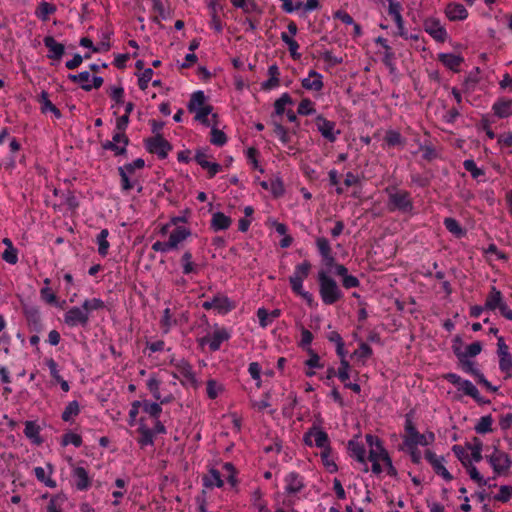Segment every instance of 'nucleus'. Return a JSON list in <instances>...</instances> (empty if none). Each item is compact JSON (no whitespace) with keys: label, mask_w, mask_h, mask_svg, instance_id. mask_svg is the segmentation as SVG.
<instances>
[{"label":"nucleus","mask_w":512,"mask_h":512,"mask_svg":"<svg viewBox=\"0 0 512 512\" xmlns=\"http://www.w3.org/2000/svg\"><path fill=\"white\" fill-rule=\"evenodd\" d=\"M414 416V409H411L405 414L404 430L406 435L404 437V445L406 447H413L417 445L428 446L432 444L435 441V434L432 431H427L425 434L419 433L413 423Z\"/></svg>","instance_id":"obj_1"},{"label":"nucleus","mask_w":512,"mask_h":512,"mask_svg":"<svg viewBox=\"0 0 512 512\" xmlns=\"http://www.w3.org/2000/svg\"><path fill=\"white\" fill-rule=\"evenodd\" d=\"M319 284V294L325 305H333L343 298V292L337 282L324 270H320L317 275Z\"/></svg>","instance_id":"obj_2"},{"label":"nucleus","mask_w":512,"mask_h":512,"mask_svg":"<svg viewBox=\"0 0 512 512\" xmlns=\"http://www.w3.org/2000/svg\"><path fill=\"white\" fill-rule=\"evenodd\" d=\"M388 194L387 208L390 212H401L403 214H411L414 209L413 200L410 192L399 190L396 187H387Z\"/></svg>","instance_id":"obj_3"},{"label":"nucleus","mask_w":512,"mask_h":512,"mask_svg":"<svg viewBox=\"0 0 512 512\" xmlns=\"http://www.w3.org/2000/svg\"><path fill=\"white\" fill-rule=\"evenodd\" d=\"M443 378L451 384L458 386V390H462L465 395L473 398L474 401L479 405H486L491 403L489 399H486L480 395L479 390L471 381L462 379L456 373H446L443 375Z\"/></svg>","instance_id":"obj_4"},{"label":"nucleus","mask_w":512,"mask_h":512,"mask_svg":"<svg viewBox=\"0 0 512 512\" xmlns=\"http://www.w3.org/2000/svg\"><path fill=\"white\" fill-rule=\"evenodd\" d=\"M130 143V139L126 132L116 130L113 134L112 140H106L101 143V147L104 150L112 151L114 156H126L127 146Z\"/></svg>","instance_id":"obj_5"},{"label":"nucleus","mask_w":512,"mask_h":512,"mask_svg":"<svg viewBox=\"0 0 512 512\" xmlns=\"http://www.w3.org/2000/svg\"><path fill=\"white\" fill-rule=\"evenodd\" d=\"M144 147L149 153L157 155L159 159L167 158L168 153L173 149L172 144L163 135L144 139Z\"/></svg>","instance_id":"obj_6"},{"label":"nucleus","mask_w":512,"mask_h":512,"mask_svg":"<svg viewBox=\"0 0 512 512\" xmlns=\"http://www.w3.org/2000/svg\"><path fill=\"white\" fill-rule=\"evenodd\" d=\"M423 29L438 43H444L448 39L447 30L439 18L426 17L423 20Z\"/></svg>","instance_id":"obj_7"},{"label":"nucleus","mask_w":512,"mask_h":512,"mask_svg":"<svg viewBox=\"0 0 512 512\" xmlns=\"http://www.w3.org/2000/svg\"><path fill=\"white\" fill-rule=\"evenodd\" d=\"M495 475H506L512 467V459L508 453H492L485 456Z\"/></svg>","instance_id":"obj_8"},{"label":"nucleus","mask_w":512,"mask_h":512,"mask_svg":"<svg viewBox=\"0 0 512 512\" xmlns=\"http://www.w3.org/2000/svg\"><path fill=\"white\" fill-rule=\"evenodd\" d=\"M315 123L322 137L331 143H334L341 133L340 130H335L336 123L326 119L322 114L316 116Z\"/></svg>","instance_id":"obj_9"},{"label":"nucleus","mask_w":512,"mask_h":512,"mask_svg":"<svg viewBox=\"0 0 512 512\" xmlns=\"http://www.w3.org/2000/svg\"><path fill=\"white\" fill-rule=\"evenodd\" d=\"M202 308L205 310L215 309L221 314H227L236 308V304L227 296L218 294L211 300L203 302Z\"/></svg>","instance_id":"obj_10"},{"label":"nucleus","mask_w":512,"mask_h":512,"mask_svg":"<svg viewBox=\"0 0 512 512\" xmlns=\"http://www.w3.org/2000/svg\"><path fill=\"white\" fill-rule=\"evenodd\" d=\"M64 322L69 327L85 328L89 323V315L85 309L74 306L64 314Z\"/></svg>","instance_id":"obj_11"},{"label":"nucleus","mask_w":512,"mask_h":512,"mask_svg":"<svg viewBox=\"0 0 512 512\" xmlns=\"http://www.w3.org/2000/svg\"><path fill=\"white\" fill-rule=\"evenodd\" d=\"M424 456L428 463L432 466L435 474L441 476L446 481L453 480L452 474L442 464V461H444L443 456L438 458L437 455L431 450H426Z\"/></svg>","instance_id":"obj_12"},{"label":"nucleus","mask_w":512,"mask_h":512,"mask_svg":"<svg viewBox=\"0 0 512 512\" xmlns=\"http://www.w3.org/2000/svg\"><path fill=\"white\" fill-rule=\"evenodd\" d=\"M230 338V334L225 328L217 329L214 331L212 337L204 336L199 339V344L203 346L206 343H209V348L211 351L215 352L220 349L221 344L224 341H227Z\"/></svg>","instance_id":"obj_13"},{"label":"nucleus","mask_w":512,"mask_h":512,"mask_svg":"<svg viewBox=\"0 0 512 512\" xmlns=\"http://www.w3.org/2000/svg\"><path fill=\"white\" fill-rule=\"evenodd\" d=\"M43 43L48 49L47 58L59 62L65 54V46L50 35L44 37Z\"/></svg>","instance_id":"obj_14"},{"label":"nucleus","mask_w":512,"mask_h":512,"mask_svg":"<svg viewBox=\"0 0 512 512\" xmlns=\"http://www.w3.org/2000/svg\"><path fill=\"white\" fill-rule=\"evenodd\" d=\"M389 3L388 13L393 17L394 22L398 28L397 34L400 37H407V31L404 28V21L401 15L402 5L396 0H387Z\"/></svg>","instance_id":"obj_15"},{"label":"nucleus","mask_w":512,"mask_h":512,"mask_svg":"<svg viewBox=\"0 0 512 512\" xmlns=\"http://www.w3.org/2000/svg\"><path fill=\"white\" fill-rule=\"evenodd\" d=\"M445 15L450 21H462L468 17V11L462 4L450 2L445 8Z\"/></svg>","instance_id":"obj_16"},{"label":"nucleus","mask_w":512,"mask_h":512,"mask_svg":"<svg viewBox=\"0 0 512 512\" xmlns=\"http://www.w3.org/2000/svg\"><path fill=\"white\" fill-rule=\"evenodd\" d=\"M285 483V492L287 494L299 493L305 487L303 477L297 472H290L285 477Z\"/></svg>","instance_id":"obj_17"},{"label":"nucleus","mask_w":512,"mask_h":512,"mask_svg":"<svg viewBox=\"0 0 512 512\" xmlns=\"http://www.w3.org/2000/svg\"><path fill=\"white\" fill-rule=\"evenodd\" d=\"M37 102L41 105V113L46 114L49 111L54 115L56 119L62 118L61 111L50 101L47 91L42 90L40 95L37 97Z\"/></svg>","instance_id":"obj_18"},{"label":"nucleus","mask_w":512,"mask_h":512,"mask_svg":"<svg viewBox=\"0 0 512 512\" xmlns=\"http://www.w3.org/2000/svg\"><path fill=\"white\" fill-rule=\"evenodd\" d=\"M348 451L350 452V456L355 458L356 461L365 465L363 471L368 472V466L366 464V449L362 443H359L355 440L348 441Z\"/></svg>","instance_id":"obj_19"},{"label":"nucleus","mask_w":512,"mask_h":512,"mask_svg":"<svg viewBox=\"0 0 512 512\" xmlns=\"http://www.w3.org/2000/svg\"><path fill=\"white\" fill-rule=\"evenodd\" d=\"M437 60L453 72H458L459 66L464 62V58L461 55L453 53H439Z\"/></svg>","instance_id":"obj_20"},{"label":"nucleus","mask_w":512,"mask_h":512,"mask_svg":"<svg viewBox=\"0 0 512 512\" xmlns=\"http://www.w3.org/2000/svg\"><path fill=\"white\" fill-rule=\"evenodd\" d=\"M232 224L231 217L225 215L223 212L217 211L212 214L210 221V229L214 232L227 230Z\"/></svg>","instance_id":"obj_21"},{"label":"nucleus","mask_w":512,"mask_h":512,"mask_svg":"<svg viewBox=\"0 0 512 512\" xmlns=\"http://www.w3.org/2000/svg\"><path fill=\"white\" fill-rule=\"evenodd\" d=\"M72 476L75 480V486L77 490L85 491L88 490L91 486V479L84 467L78 466L74 468Z\"/></svg>","instance_id":"obj_22"},{"label":"nucleus","mask_w":512,"mask_h":512,"mask_svg":"<svg viewBox=\"0 0 512 512\" xmlns=\"http://www.w3.org/2000/svg\"><path fill=\"white\" fill-rule=\"evenodd\" d=\"M24 315L28 322V325L32 331L37 333L41 332L43 329V324L41 321V316L39 310L35 307H29L24 309Z\"/></svg>","instance_id":"obj_23"},{"label":"nucleus","mask_w":512,"mask_h":512,"mask_svg":"<svg viewBox=\"0 0 512 512\" xmlns=\"http://www.w3.org/2000/svg\"><path fill=\"white\" fill-rule=\"evenodd\" d=\"M203 486L209 489L213 487L221 488L224 486V481L221 478V473L215 468L209 469V474L202 477Z\"/></svg>","instance_id":"obj_24"},{"label":"nucleus","mask_w":512,"mask_h":512,"mask_svg":"<svg viewBox=\"0 0 512 512\" xmlns=\"http://www.w3.org/2000/svg\"><path fill=\"white\" fill-rule=\"evenodd\" d=\"M137 432L140 434V437L138 439V444L140 447H145L148 445L154 444V433L153 430L148 428L144 424V418L140 419V426L137 429Z\"/></svg>","instance_id":"obj_25"},{"label":"nucleus","mask_w":512,"mask_h":512,"mask_svg":"<svg viewBox=\"0 0 512 512\" xmlns=\"http://www.w3.org/2000/svg\"><path fill=\"white\" fill-rule=\"evenodd\" d=\"M191 235V230L184 226H177L169 236V245H172L174 249L178 247V244L186 240Z\"/></svg>","instance_id":"obj_26"},{"label":"nucleus","mask_w":512,"mask_h":512,"mask_svg":"<svg viewBox=\"0 0 512 512\" xmlns=\"http://www.w3.org/2000/svg\"><path fill=\"white\" fill-rule=\"evenodd\" d=\"M503 303L504 302L501 291L498 290L495 286H492L490 293L488 294L485 301V309L493 311L496 308H499Z\"/></svg>","instance_id":"obj_27"},{"label":"nucleus","mask_w":512,"mask_h":512,"mask_svg":"<svg viewBox=\"0 0 512 512\" xmlns=\"http://www.w3.org/2000/svg\"><path fill=\"white\" fill-rule=\"evenodd\" d=\"M40 426L35 421H26L24 435L36 445L43 443V439L39 435Z\"/></svg>","instance_id":"obj_28"},{"label":"nucleus","mask_w":512,"mask_h":512,"mask_svg":"<svg viewBox=\"0 0 512 512\" xmlns=\"http://www.w3.org/2000/svg\"><path fill=\"white\" fill-rule=\"evenodd\" d=\"M171 363L173 365H175V367L177 368L179 373L181 375H183V377L185 379H187L193 385L196 384L197 381H196V378H195V374H194V372L192 370V366H191V364L187 360L181 359V360L177 361L176 363H174V361L172 360Z\"/></svg>","instance_id":"obj_29"},{"label":"nucleus","mask_w":512,"mask_h":512,"mask_svg":"<svg viewBox=\"0 0 512 512\" xmlns=\"http://www.w3.org/2000/svg\"><path fill=\"white\" fill-rule=\"evenodd\" d=\"M511 106L512 100L500 99L493 104L492 110L497 117L507 118L512 114L510 110Z\"/></svg>","instance_id":"obj_30"},{"label":"nucleus","mask_w":512,"mask_h":512,"mask_svg":"<svg viewBox=\"0 0 512 512\" xmlns=\"http://www.w3.org/2000/svg\"><path fill=\"white\" fill-rule=\"evenodd\" d=\"M465 447L471 450V461L480 462L483 459V442L478 437H473L472 443L466 442Z\"/></svg>","instance_id":"obj_31"},{"label":"nucleus","mask_w":512,"mask_h":512,"mask_svg":"<svg viewBox=\"0 0 512 512\" xmlns=\"http://www.w3.org/2000/svg\"><path fill=\"white\" fill-rule=\"evenodd\" d=\"M457 359H458V366L467 374H471L475 378L481 373V371L474 367L475 362L469 360L466 355L458 354L457 353Z\"/></svg>","instance_id":"obj_32"},{"label":"nucleus","mask_w":512,"mask_h":512,"mask_svg":"<svg viewBox=\"0 0 512 512\" xmlns=\"http://www.w3.org/2000/svg\"><path fill=\"white\" fill-rule=\"evenodd\" d=\"M206 99L207 98L202 90L195 91L194 93H192L190 100L187 104V110L190 113H194V111H197L199 107L205 105Z\"/></svg>","instance_id":"obj_33"},{"label":"nucleus","mask_w":512,"mask_h":512,"mask_svg":"<svg viewBox=\"0 0 512 512\" xmlns=\"http://www.w3.org/2000/svg\"><path fill=\"white\" fill-rule=\"evenodd\" d=\"M57 10L56 5L49 2H41L35 10V15L42 21H47L51 14H54Z\"/></svg>","instance_id":"obj_34"},{"label":"nucleus","mask_w":512,"mask_h":512,"mask_svg":"<svg viewBox=\"0 0 512 512\" xmlns=\"http://www.w3.org/2000/svg\"><path fill=\"white\" fill-rule=\"evenodd\" d=\"M445 228L452 233L457 238H462L466 235V230L462 228L460 223L452 217H447L444 219Z\"/></svg>","instance_id":"obj_35"},{"label":"nucleus","mask_w":512,"mask_h":512,"mask_svg":"<svg viewBox=\"0 0 512 512\" xmlns=\"http://www.w3.org/2000/svg\"><path fill=\"white\" fill-rule=\"evenodd\" d=\"M313 436L315 437V445L322 450H326V448L331 449L330 439L328 434L321 429L320 425L316 424V430L314 431Z\"/></svg>","instance_id":"obj_36"},{"label":"nucleus","mask_w":512,"mask_h":512,"mask_svg":"<svg viewBox=\"0 0 512 512\" xmlns=\"http://www.w3.org/2000/svg\"><path fill=\"white\" fill-rule=\"evenodd\" d=\"M231 3L236 8H241L244 13H252L256 12L258 14L262 13V9L259 5L253 0H231Z\"/></svg>","instance_id":"obj_37"},{"label":"nucleus","mask_w":512,"mask_h":512,"mask_svg":"<svg viewBox=\"0 0 512 512\" xmlns=\"http://www.w3.org/2000/svg\"><path fill=\"white\" fill-rule=\"evenodd\" d=\"M117 171L120 176V185L130 186V178L135 174L136 169L130 163H126L119 166Z\"/></svg>","instance_id":"obj_38"},{"label":"nucleus","mask_w":512,"mask_h":512,"mask_svg":"<svg viewBox=\"0 0 512 512\" xmlns=\"http://www.w3.org/2000/svg\"><path fill=\"white\" fill-rule=\"evenodd\" d=\"M213 106L210 104H205L202 107H199L196 113L194 120L200 122L202 125L209 127L211 126V121L208 118V115L212 114Z\"/></svg>","instance_id":"obj_39"},{"label":"nucleus","mask_w":512,"mask_h":512,"mask_svg":"<svg viewBox=\"0 0 512 512\" xmlns=\"http://www.w3.org/2000/svg\"><path fill=\"white\" fill-rule=\"evenodd\" d=\"M494 420L493 417L489 414L486 416H482L477 424L474 427V430L477 434H487L493 432L492 424Z\"/></svg>","instance_id":"obj_40"},{"label":"nucleus","mask_w":512,"mask_h":512,"mask_svg":"<svg viewBox=\"0 0 512 512\" xmlns=\"http://www.w3.org/2000/svg\"><path fill=\"white\" fill-rule=\"evenodd\" d=\"M467 469V472L470 476V478L475 481L479 486H486L488 485L489 487H496V484H488V481L490 479H484L483 476L480 474V472L478 471V469L472 464V461H470L468 464H467V467H465Z\"/></svg>","instance_id":"obj_41"},{"label":"nucleus","mask_w":512,"mask_h":512,"mask_svg":"<svg viewBox=\"0 0 512 512\" xmlns=\"http://www.w3.org/2000/svg\"><path fill=\"white\" fill-rule=\"evenodd\" d=\"M294 100L285 92L274 102V113L278 116H282L285 113V105H293Z\"/></svg>","instance_id":"obj_42"},{"label":"nucleus","mask_w":512,"mask_h":512,"mask_svg":"<svg viewBox=\"0 0 512 512\" xmlns=\"http://www.w3.org/2000/svg\"><path fill=\"white\" fill-rule=\"evenodd\" d=\"M375 43L380 44L383 48H385L383 63L386 66L390 67L391 70H393L392 59L394 58V52L392 51V48L388 45L387 39L379 36L375 39Z\"/></svg>","instance_id":"obj_43"},{"label":"nucleus","mask_w":512,"mask_h":512,"mask_svg":"<svg viewBox=\"0 0 512 512\" xmlns=\"http://www.w3.org/2000/svg\"><path fill=\"white\" fill-rule=\"evenodd\" d=\"M80 405L78 401L73 400L67 404L64 411L62 412L61 418L64 422H71L72 418L79 415Z\"/></svg>","instance_id":"obj_44"},{"label":"nucleus","mask_w":512,"mask_h":512,"mask_svg":"<svg viewBox=\"0 0 512 512\" xmlns=\"http://www.w3.org/2000/svg\"><path fill=\"white\" fill-rule=\"evenodd\" d=\"M211 126L210 143L218 147L224 146L228 141L226 134L222 130H219L217 127H215V125Z\"/></svg>","instance_id":"obj_45"},{"label":"nucleus","mask_w":512,"mask_h":512,"mask_svg":"<svg viewBox=\"0 0 512 512\" xmlns=\"http://www.w3.org/2000/svg\"><path fill=\"white\" fill-rule=\"evenodd\" d=\"M108 235H109L108 229H102L97 236L98 253L103 257H105L108 254V250L110 247V244L107 241Z\"/></svg>","instance_id":"obj_46"},{"label":"nucleus","mask_w":512,"mask_h":512,"mask_svg":"<svg viewBox=\"0 0 512 512\" xmlns=\"http://www.w3.org/2000/svg\"><path fill=\"white\" fill-rule=\"evenodd\" d=\"M143 411L149 414L152 418L158 419L162 413V407L157 402H149L148 400L141 401Z\"/></svg>","instance_id":"obj_47"},{"label":"nucleus","mask_w":512,"mask_h":512,"mask_svg":"<svg viewBox=\"0 0 512 512\" xmlns=\"http://www.w3.org/2000/svg\"><path fill=\"white\" fill-rule=\"evenodd\" d=\"M384 140L390 147L404 144V139L402 135L400 134V132L396 130H388L385 134Z\"/></svg>","instance_id":"obj_48"},{"label":"nucleus","mask_w":512,"mask_h":512,"mask_svg":"<svg viewBox=\"0 0 512 512\" xmlns=\"http://www.w3.org/2000/svg\"><path fill=\"white\" fill-rule=\"evenodd\" d=\"M82 437L79 434L73 433L71 431L62 435L61 445L67 446L69 444L74 445L75 447H80L82 445Z\"/></svg>","instance_id":"obj_49"},{"label":"nucleus","mask_w":512,"mask_h":512,"mask_svg":"<svg viewBox=\"0 0 512 512\" xmlns=\"http://www.w3.org/2000/svg\"><path fill=\"white\" fill-rule=\"evenodd\" d=\"M512 498V486L511 485H502L499 488V491L497 494L493 496V499L495 501L501 502V503H507Z\"/></svg>","instance_id":"obj_50"},{"label":"nucleus","mask_w":512,"mask_h":512,"mask_svg":"<svg viewBox=\"0 0 512 512\" xmlns=\"http://www.w3.org/2000/svg\"><path fill=\"white\" fill-rule=\"evenodd\" d=\"M331 452H332V448L331 449L326 448V450H322L321 451V460H322V463L325 466V468L330 473H335L338 471V466L334 462V460L330 459Z\"/></svg>","instance_id":"obj_51"},{"label":"nucleus","mask_w":512,"mask_h":512,"mask_svg":"<svg viewBox=\"0 0 512 512\" xmlns=\"http://www.w3.org/2000/svg\"><path fill=\"white\" fill-rule=\"evenodd\" d=\"M82 308L85 309L89 315L94 310H100L105 308V303L100 298L86 299L82 303Z\"/></svg>","instance_id":"obj_52"},{"label":"nucleus","mask_w":512,"mask_h":512,"mask_svg":"<svg viewBox=\"0 0 512 512\" xmlns=\"http://www.w3.org/2000/svg\"><path fill=\"white\" fill-rule=\"evenodd\" d=\"M316 112L314 103L309 98H304L298 105L297 113L299 115L308 116Z\"/></svg>","instance_id":"obj_53"},{"label":"nucleus","mask_w":512,"mask_h":512,"mask_svg":"<svg viewBox=\"0 0 512 512\" xmlns=\"http://www.w3.org/2000/svg\"><path fill=\"white\" fill-rule=\"evenodd\" d=\"M270 192L274 198H280L285 194L284 183L280 177L270 181Z\"/></svg>","instance_id":"obj_54"},{"label":"nucleus","mask_w":512,"mask_h":512,"mask_svg":"<svg viewBox=\"0 0 512 512\" xmlns=\"http://www.w3.org/2000/svg\"><path fill=\"white\" fill-rule=\"evenodd\" d=\"M311 267V263L308 260H305L301 264L296 265L294 274L291 277H298L303 281L308 277Z\"/></svg>","instance_id":"obj_55"},{"label":"nucleus","mask_w":512,"mask_h":512,"mask_svg":"<svg viewBox=\"0 0 512 512\" xmlns=\"http://www.w3.org/2000/svg\"><path fill=\"white\" fill-rule=\"evenodd\" d=\"M365 440L370 449L379 451V456L381 457L383 450H386L385 447L383 446V441L378 436L372 434H366Z\"/></svg>","instance_id":"obj_56"},{"label":"nucleus","mask_w":512,"mask_h":512,"mask_svg":"<svg viewBox=\"0 0 512 512\" xmlns=\"http://www.w3.org/2000/svg\"><path fill=\"white\" fill-rule=\"evenodd\" d=\"M199 165L201 168L207 170L208 178L212 179L222 170V166L216 162L210 161H199Z\"/></svg>","instance_id":"obj_57"},{"label":"nucleus","mask_w":512,"mask_h":512,"mask_svg":"<svg viewBox=\"0 0 512 512\" xmlns=\"http://www.w3.org/2000/svg\"><path fill=\"white\" fill-rule=\"evenodd\" d=\"M34 474L39 482L44 483L47 487L55 488L56 487V481L53 480L50 477L46 476L45 470L43 467H35L34 468Z\"/></svg>","instance_id":"obj_58"},{"label":"nucleus","mask_w":512,"mask_h":512,"mask_svg":"<svg viewBox=\"0 0 512 512\" xmlns=\"http://www.w3.org/2000/svg\"><path fill=\"white\" fill-rule=\"evenodd\" d=\"M209 7L212 10L210 25L217 33H221L223 30V26L219 16L217 15V3L211 2Z\"/></svg>","instance_id":"obj_59"},{"label":"nucleus","mask_w":512,"mask_h":512,"mask_svg":"<svg viewBox=\"0 0 512 512\" xmlns=\"http://www.w3.org/2000/svg\"><path fill=\"white\" fill-rule=\"evenodd\" d=\"M207 396L209 399H216L220 392L223 391V386L218 384V382L214 379H209L207 381Z\"/></svg>","instance_id":"obj_60"},{"label":"nucleus","mask_w":512,"mask_h":512,"mask_svg":"<svg viewBox=\"0 0 512 512\" xmlns=\"http://www.w3.org/2000/svg\"><path fill=\"white\" fill-rule=\"evenodd\" d=\"M464 169L471 173L474 179H478L485 174L483 169L477 167L473 159H467L463 162Z\"/></svg>","instance_id":"obj_61"},{"label":"nucleus","mask_w":512,"mask_h":512,"mask_svg":"<svg viewBox=\"0 0 512 512\" xmlns=\"http://www.w3.org/2000/svg\"><path fill=\"white\" fill-rule=\"evenodd\" d=\"M499 369L505 373V379L512 377V355L499 359Z\"/></svg>","instance_id":"obj_62"},{"label":"nucleus","mask_w":512,"mask_h":512,"mask_svg":"<svg viewBox=\"0 0 512 512\" xmlns=\"http://www.w3.org/2000/svg\"><path fill=\"white\" fill-rule=\"evenodd\" d=\"M253 505L257 508L258 512H269L267 504L262 500V492L258 488L252 494Z\"/></svg>","instance_id":"obj_63"},{"label":"nucleus","mask_w":512,"mask_h":512,"mask_svg":"<svg viewBox=\"0 0 512 512\" xmlns=\"http://www.w3.org/2000/svg\"><path fill=\"white\" fill-rule=\"evenodd\" d=\"M110 98L117 104L124 103V88L122 86H112L107 91Z\"/></svg>","instance_id":"obj_64"}]
</instances>
